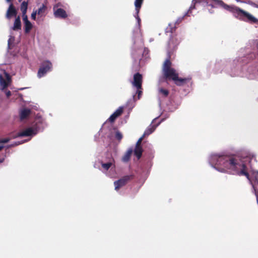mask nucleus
<instances>
[{
	"label": "nucleus",
	"mask_w": 258,
	"mask_h": 258,
	"mask_svg": "<svg viewBox=\"0 0 258 258\" xmlns=\"http://www.w3.org/2000/svg\"><path fill=\"white\" fill-rule=\"evenodd\" d=\"M211 6L213 7H222L224 9L231 12L236 18L246 22L256 23L257 20L248 12L240 8L231 5H228L220 0H211Z\"/></svg>",
	"instance_id": "obj_1"
},
{
	"label": "nucleus",
	"mask_w": 258,
	"mask_h": 258,
	"mask_svg": "<svg viewBox=\"0 0 258 258\" xmlns=\"http://www.w3.org/2000/svg\"><path fill=\"white\" fill-rule=\"evenodd\" d=\"M170 56H169L163 63L162 66V74L163 78L166 81H173L175 84L178 86H181L191 80L189 78H179L178 73L173 68L171 67L172 62L170 60Z\"/></svg>",
	"instance_id": "obj_2"
},
{
	"label": "nucleus",
	"mask_w": 258,
	"mask_h": 258,
	"mask_svg": "<svg viewBox=\"0 0 258 258\" xmlns=\"http://www.w3.org/2000/svg\"><path fill=\"white\" fill-rule=\"evenodd\" d=\"M183 19V17L179 18L174 24H169L166 29L167 32H170L172 34L168 42V48L171 51L174 50L181 41V38L180 35L175 33L176 29L175 25L179 24Z\"/></svg>",
	"instance_id": "obj_3"
},
{
	"label": "nucleus",
	"mask_w": 258,
	"mask_h": 258,
	"mask_svg": "<svg viewBox=\"0 0 258 258\" xmlns=\"http://www.w3.org/2000/svg\"><path fill=\"white\" fill-rule=\"evenodd\" d=\"M52 68V64L50 61L48 60L43 61L38 70L37 77L39 78L44 77L47 73L51 71Z\"/></svg>",
	"instance_id": "obj_4"
},
{
	"label": "nucleus",
	"mask_w": 258,
	"mask_h": 258,
	"mask_svg": "<svg viewBox=\"0 0 258 258\" xmlns=\"http://www.w3.org/2000/svg\"><path fill=\"white\" fill-rule=\"evenodd\" d=\"M39 127L37 126V124L36 123L31 127H28L21 132L17 133L13 136V138L35 135L37 133Z\"/></svg>",
	"instance_id": "obj_5"
},
{
	"label": "nucleus",
	"mask_w": 258,
	"mask_h": 258,
	"mask_svg": "<svg viewBox=\"0 0 258 258\" xmlns=\"http://www.w3.org/2000/svg\"><path fill=\"white\" fill-rule=\"evenodd\" d=\"M134 178V175L133 174L125 175L120 178L119 179L114 182L115 189L116 190H119L121 187L125 185L130 181Z\"/></svg>",
	"instance_id": "obj_6"
},
{
	"label": "nucleus",
	"mask_w": 258,
	"mask_h": 258,
	"mask_svg": "<svg viewBox=\"0 0 258 258\" xmlns=\"http://www.w3.org/2000/svg\"><path fill=\"white\" fill-rule=\"evenodd\" d=\"M142 75L139 73L135 74L134 75L133 81L132 82L133 85L137 89H142Z\"/></svg>",
	"instance_id": "obj_7"
},
{
	"label": "nucleus",
	"mask_w": 258,
	"mask_h": 258,
	"mask_svg": "<svg viewBox=\"0 0 258 258\" xmlns=\"http://www.w3.org/2000/svg\"><path fill=\"white\" fill-rule=\"evenodd\" d=\"M17 14L18 12L15 7L12 3H11L6 12L5 17L7 19L10 20L13 17L16 18L18 16Z\"/></svg>",
	"instance_id": "obj_8"
},
{
	"label": "nucleus",
	"mask_w": 258,
	"mask_h": 258,
	"mask_svg": "<svg viewBox=\"0 0 258 258\" xmlns=\"http://www.w3.org/2000/svg\"><path fill=\"white\" fill-rule=\"evenodd\" d=\"M4 74L5 75L6 80L3 78L2 74H0V87L2 90L7 88L9 86V84L11 81V78L10 75L6 71L4 72Z\"/></svg>",
	"instance_id": "obj_9"
},
{
	"label": "nucleus",
	"mask_w": 258,
	"mask_h": 258,
	"mask_svg": "<svg viewBox=\"0 0 258 258\" xmlns=\"http://www.w3.org/2000/svg\"><path fill=\"white\" fill-rule=\"evenodd\" d=\"M53 10V14L55 18L64 19L68 17L67 12L63 9L58 8L56 10H55V7H54Z\"/></svg>",
	"instance_id": "obj_10"
},
{
	"label": "nucleus",
	"mask_w": 258,
	"mask_h": 258,
	"mask_svg": "<svg viewBox=\"0 0 258 258\" xmlns=\"http://www.w3.org/2000/svg\"><path fill=\"white\" fill-rule=\"evenodd\" d=\"M123 108L122 107H119L113 114H112L109 118L108 121L111 123L114 122L115 119L123 113Z\"/></svg>",
	"instance_id": "obj_11"
},
{
	"label": "nucleus",
	"mask_w": 258,
	"mask_h": 258,
	"mask_svg": "<svg viewBox=\"0 0 258 258\" xmlns=\"http://www.w3.org/2000/svg\"><path fill=\"white\" fill-rule=\"evenodd\" d=\"M209 1L210 0H193L190 7L184 17L186 16H189L190 14L191 13L192 10L195 9V6L197 3H205L208 4Z\"/></svg>",
	"instance_id": "obj_12"
},
{
	"label": "nucleus",
	"mask_w": 258,
	"mask_h": 258,
	"mask_svg": "<svg viewBox=\"0 0 258 258\" xmlns=\"http://www.w3.org/2000/svg\"><path fill=\"white\" fill-rule=\"evenodd\" d=\"M22 24L21 22V18L20 16H18L15 18L13 26L12 29L14 31H19L21 30Z\"/></svg>",
	"instance_id": "obj_13"
},
{
	"label": "nucleus",
	"mask_w": 258,
	"mask_h": 258,
	"mask_svg": "<svg viewBox=\"0 0 258 258\" xmlns=\"http://www.w3.org/2000/svg\"><path fill=\"white\" fill-rule=\"evenodd\" d=\"M144 0H135V10L136 11V15H137V19H138V22H140L141 21L138 15L140 10V9L142 7V5L143 3Z\"/></svg>",
	"instance_id": "obj_14"
},
{
	"label": "nucleus",
	"mask_w": 258,
	"mask_h": 258,
	"mask_svg": "<svg viewBox=\"0 0 258 258\" xmlns=\"http://www.w3.org/2000/svg\"><path fill=\"white\" fill-rule=\"evenodd\" d=\"M47 9V8L46 5L43 4L37 10H36V11L37 13V15L40 17H44L46 15Z\"/></svg>",
	"instance_id": "obj_15"
},
{
	"label": "nucleus",
	"mask_w": 258,
	"mask_h": 258,
	"mask_svg": "<svg viewBox=\"0 0 258 258\" xmlns=\"http://www.w3.org/2000/svg\"><path fill=\"white\" fill-rule=\"evenodd\" d=\"M133 152V150L132 148L129 149L122 156V161L124 162H128L131 159Z\"/></svg>",
	"instance_id": "obj_16"
},
{
	"label": "nucleus",
	"mask_w": 258,
	"mask_h": 258,
	"mask_svg": "<svg viewBox=\"0 0 258 258\" xmlns=\"http://www.w3.org/2000/svg\"><path fill=\"white\" fill-rule=\"evenodd\" d=\"M31 110L29 109H23L20 113V117L21 120L26 118L30 114Z\"/></svg>",
	"instance_id": "obj_17"
},
{
	"label": "nucleus",
	"mask_w": 258,
	"mask_h": 258,
	"mask_svg": "<svg viewBox=\"0 0 258 258\" xmlns=\"http://www.w3.org/2000/svg\"><path fill=\"white\" fill-rule=\"evenodd\" d=\"M114 163V159L112 158H111L109 161L107 163H103L101 162L102 167L106 170H108L110 167L113 165Z\"/></svg>",
	"instance_id": "obj_18"
},
{
	"label": "nucleus",
	"mask_w": 258,
	"mask_h": 258,
	"mask_svg": "<svg viewBox=\"0 0 258 258\" xmlns=\"http://www.w3.org/2000/svg\"><path fill=\"white\" fill-rule=\"evenodd\" d=\"M156 127V125H150L145 131L143 137H146L147 136H149L151 134H152L155 130Z\"/></svg>",
	"instance_id": "obj_19"
},
{
	"label": "nucleus",
	"mask_w": 258,
	"mask_h": 258,
	"mask_svg": "<svg viewBox=\"0 0 258 258\" xmlns=\"http://www.w3.org/2000/svg\"><path fill=\"white\" fill-rule=\"evenodd\" d=\"M28 6V2L24 1L20 5V10L22 12V14L23 13H27V9Z\"/></svg>",
	"instance_id": "obj_20"
},
{
	"label": "nucleus",
	"mask_w": 258,
	"mask_h": 258,
	"mask_svg": "<svg viewBox=\"0 0 258 258\" xmlns=\"http://www.w3.org/2000/svg\"><path fill=\"white\" fill-rule=\"evenodd\" d=\"M24 24V31L25 33H28L30 32L32 28V24L30 21L26 22Z\"/></svg>",
	"instance_id": "obj_21"
},
{
	"label": "nucleus",
	"mask_w": 258,
	"mask_h": 258,
	"mask_svg": "<svg viewBox=\"0 0 258 258\" xmlns=\"http://www.w3.org/2000/svg\"><path fill=\"white\" fill-rule=\"evenodd\" d=\"M143 153V149L142 147H135L134 150V154L138 158V159H140Z\"/></svg>",
	"instance_id": "obj_22"
},
{
	"label": "nucleus",
	"mask_w": 258,
	"mask_h": 258,
	"mask_svg": "<svg viewBox=\"0 0 258 258\" xmlns=\"http://www.w3.org/2000/svg\"><path fill=\"white\" fill-rule=\"evenodd\" d=\"M159 92L164 97H167L169 95V91L167 89L161 88L159 89Z\"/></svg>",
	"instance_id": "obj_23"
},
{
	"label": "nucleus",
	"mask_w": 258,
	"mask_h": 258,
	"mask_svg": "<svg viewBox=\"0 0 258 258\" xmlns=\"http://www.w3.org/2000/svg\"><path fill=\"white\" fill-rule=\"evenodd\" d=\"M115 138L116 140H117L118 141H120L121 139H122V135L120 132L119 131H117L115 133Z\"/></svg>",
	"instance_id": "obj_24"
},
{
	"label": "nucleus",
	"mask_w": 258,
	"mask_h": 258,
	"mask_svg": "<svg viewBox=\"0 0 258 258\" xmlns=\"http://www.w3.org/2000/svg\"><path fill=\"white\" fill-rule=\"evenodd\" d=\"M145 137H143V135L142 136V137H141L139 140L138 141H137V143H136V147H142L141 146V143H142V141H143L144 138Z\"/></svg>",
	"instance_id": "obj_25"
},
{
	"label": "nucleus",
	"mask_w": 258,
	"mask_h": 258,
	"mask_svg": "<svg viewBox=\"0 0 258 258\" xmlns=\"http://www.w3.org/2000/svg\"><path fill=\"white\" fill-rule=\"evenodd\" d=\"M22 14V19L24 22V23H26V22L29 21L28 18V16L27 15V13H23Z\"/></svg>",
	"instance_id": "obj_26"
},
{
	"label": "nucleus",
	"mask_w": 258,
	"mask_h": 258,
	"mask_svg": "<svg viewBox=\"0 0 258 258\" xmlns=\"http://www.w3.org/2000/svg\"><path fill=\"white\" fill-rule=\"evenodd\" d=\"M137 89V92H136V94L138 95V99H140L142 95V89Z\"/></svg>",
	"instance_id": "obj_27"
},
{
	"label": "nucleus",
	"mask_w": 258,
	"mask_h": 258,
	"mask_svg": "<svg viewBox=\"0 0 258 258\" xmlns=\"http://www.w3.org/2000/svg\"><path fill=\"white\" fill-rule=\"evenodd\" d=\"M37 15V13L36 11H33L31 15V19H33V20H36Z\"/></svg>",
	"instance_id": "obj_28"
},
{
	"label": "nucleus",
	"mask_w": 258,
	"mask_h": 258,
	"mask_svg": "<svg viewBox=\"0 0 258 258\" xmlns=\"http://www.w3.org/2000/svg\"><path fill=\"white\" fill-rule=\"evenodd\" d=\"M10 138H8L0 139V143H8L10 141Z\"/></svg>",
	"instance_id": "obj_29"
},
{
	"label": "nucleus",
	"mask_w": 258,
	"mask_h": 258,
	"mask_svg": "<svg viewBox=\"0 0 258 258\" xmlns=\"http://www.w3.org/2000/svg\"><path fill=\"white\" fill-rule=\"evenodd\" d=\"M6 95L8 97H10L11 95V92L10 91H8L7 93H6Z\"/></svg>",
	"instance_id": "obj_30"
},
{
	"label": "nucleus",
	"mask_w": 258,
	"mask_h": 258,
	"mask_svg": "<svg viewBox=\"0 0 258 258\" xmlns=\"http://www.w3.org/2000/svg\"><path fill=\"white\" fill-rule=\"evenodd\" d=\"M4 147L3 145L0 146V151H1L4 148Z\"/></svg>",
	"instance_id": "obj_31"
},
{
	"label": "nucleus",
	"mask_w": 258,
	"mask_h": 258,
	"mask_svg": "<svg viewBox=\"0 0 258 258\" xmlns=\"http://www.w3.org/2000/svg\"><path fill=\"white\" fill-rule=\"evenodd\" d=\"M7 2L12 3V0H6Z\"/></svg>",
	"instance_id": "obj_32"
},
{
	"label": "nucleus",
	"mask_w": 258,
	"mask_h": 258,
	"mask_svg": "<svg viewBox=\"0 0 258 258\" xmlns=\"http://www.w3.org/2000/svg\"><path fill=\"white\" fill-rule=\"evenodd\" d=\"M22 0H18L19 2H21Z\"/></svg>",
	"instance_id": "obj_33"
},
{
	"label": "nucleus",
	"mask_w": 258,
	"mask_h": 258,
	"mask_svg": "<svg viewBox=\"0 0 258 258\" xmlns=\"http://www.w3.org/2000/svg\"><path fill=\"white\" fill-rule=\"evenodd\" d=\"M0 162H2V160H0Z\"/></svg>",
	"instance_id": "obj_34"
}]
</instances>
